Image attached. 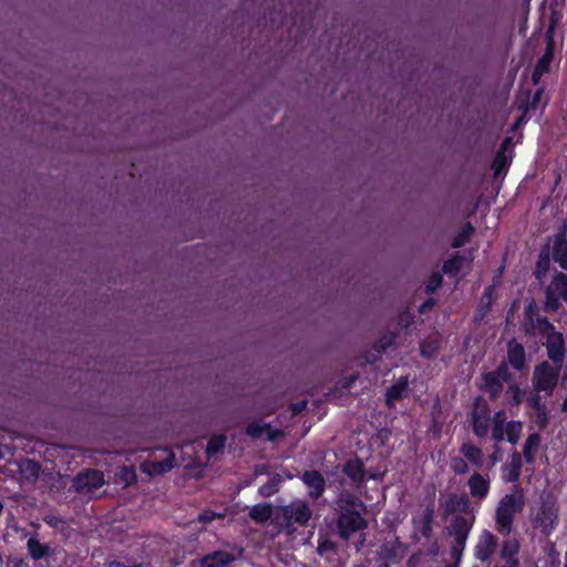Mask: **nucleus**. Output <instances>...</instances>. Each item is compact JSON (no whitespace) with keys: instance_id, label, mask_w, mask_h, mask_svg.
<instances>
[{"instance_id":"nucleus-1","label":"nucleus","mask_w":567,"mask_h":567,"mask_svg":"<svg viewBox=\"0 0 567 567\" xmlns=\"http://www.w3.org/2000/svg\"><path fill=\"white\" fill-rule=\"evenodd\" d=\"M333 511L337 515V533L343 542H349L354 533L363 532L369 526L365 518L367 504L351 492L342 491L336 496Z\"/></svg>"},{"instance_id":"nucleus-2","label":"nucleus","mask_w":567,"mask_h":567,"mask_svg":"<svg viewBox=\"0 0 567 567\" xmlns=\"http://www.w3.org/2000/svg\"><path fill=\"white\" fill-rule=\"evenodd\" d=\"M525 507V499L520 487L515 493L504 495L495 511V526L499 534L509 535L513 528L514 517Z\"/></svg>"},{"instance_id":"nucleus-3","label":"nucleus","mask_w":567,"mask_h":567,"mask_svg":"<svg viewBox=\"0 0 567 567\" xmlns=\"http://www.w3.org/2000/svg\"><path fill=\"white\" fill-rule=\"evenodd\" d=\"M311 517L312 511L309 505L305 501L297 499L286 506L278 507L275 522L284 527H289L291 524L306 526Z\"/></svg>"},{"instance_id":"nucleus-4","label":"nucleus","mask_w":567,"mask_h":567,"mask_svg":"<svg viewBox=\"0 0 567 567\" xmlns=\"http://www.w3.org/2000/svg\"><path fill=\"white\" fill-rule=\"evenodd\" d=\"M491 406L487 400L477 395L472 402V409L468 413V421L474 435L478 439H485L491 430Z\"/></svg>"},{"instance_id":"nucleus-5","label":"nucleus","mask_w":567,"mask_h":567,"mask_svg":"<svg viewBox=\"0 0 567 567\" xmlns=\"http://www.w3.org/2000/svg\"><path fill=\"white\" fill-rule=\"evenodd\" d=\"M561 365L553 367L547 361L538 363L533 372L532 383L535 392L551 395L558 384Z\"/></svg>"},{"instance_id":"nucleus-6","label":"nucleus","mask_w":567,"mask_h":567,"mask_svg":"<svg viewBox=\"0 0 567 567\" xmlns=\"http://www.w3.org/2000/svg\"><path fill=\"white\" fill-rule=\"evenodd\" d=\"M533 525L540 529L542 534L549 536L558 525V508L556 502L544 498L533 517Z\"/></svg>"},{"instance_id":"nucleus-7","label":"nucleus","mask_w":567,"mask_h":567,"mask_svg":"<svg viewBox=\"0 0 567 567\" xmlns=\"http://www.w3.org/2000/svg\"><path fill=\"white\" fill-rule=\"evenodd\" d=\"M442 518L452 517L456 514H472L476 512L470 496L465 493H450L441 504Z\"/></svg>"},{"instance_id":"nucleus-8","label":"nucleus","mask_w":567,"mask_h":567,"mask_svg":"<svg viewBox=\"0 0 567 567\" xmlns=\"http://www.w3.org/2000/svg\"><path fill=\"white\" fill-rule=\"evenodd\" d=\"M104 484L103 472L94 468L82 470L72 481L73 488L78 494L93 493Z\"/></svg>"},{"instance_id":"nucleus-9","label":"nucleus","mask_w":567,"mask_h":567,"mask_svg":"<svg viewBox=\"0 0 567 567\" xmlns=\"http://www.w3.org/2000/svg\"><path fill=\"white\" fill-rule=\"evenodd\" d=\"M476 512L472 514H456L451 517L447 534L453 540L467 542L470 533L475 524Z\"/></svg>"},{"instance_id":"nucleus-10","label":"nucleus","mask_w":567,"mask_h":567,"mask_svg":"<svg viewBox=\"0 0 567 567\" xmlns=\"http://www.w3.org/2000/svg\"><path fill=\"white\" fill-rule=\"evenodd\" d=\"M526 408L534 413L533 421L539 430H545L549 424V409L543 401L539 392L530 391L525 399Z\"/></svg>"},{"instance_id":"nucleus-11","label":"nucleus","mask_w":567,"mask_h":567,"mask_svg":"<svg viewBox=\"0 0 567 567\" xmlns=\"http://www.w3.org/2000/svg\"><path fill=\"white\" fill-rule=\"evenodd\" d=\"M545 347L547 350L548 359L555 365L563 367L566 357V344L563 333L558 331H551V333H547Z\"/></svg>"},{"instance_id":"nucleus-12","label":"nucleus","mask_w":567,"mask_h":567,"mask_svg":"<svg viewBox=\"0 0 567 567\" xmlns=\"http://www.w3.org/2000/svg\"><path fill=\"white\" fill-rule=\"evenodd\" d=\"M498 546L497 537L489 530L484 529L478 536L474 548V556L477 560L485 563L492 558Z\"/></svg>"},{"instance_id":"nucleus-13","label":"nucleus","mask_w":567,"mask_h":567,"mask_svg":"<svg viewBox=\"0 0 567 567\" xmlns=\"http://www.w3.org/2000/svg\"><path fill=\"white\" fill-rule=\"evenodd\" d=\"M434 516V504L430 503L422 509L421 513L412 517L414 529L425 539H430L433 536Z\"/></svg>"},{"instance_id":"nucleus-14","label":"nucleus","mask_w":567,"mask_h":567,"mask_svg":"<svg viewBox=\"0 0 567 567\" xmlns=\"http://www.w3.org/2000/svg\"><path fill=\"white\" fill-rule=\"evenodd\" d=\"M470 495L480 505L487 498L491 491V480L478 472H474L467 480Z\"/></svg>"},{"instance_id":"nucleus-15","label":"nucleus","mask_w":567,"mask_h":567,"mask_svg":"<svg viewBox=\"0 0 567 567\" xmlns=\"http://www.w3.org/2000/svg\"><path fill=\"white\" fill-rule=\"evenodd\" d=\"M300 478L309 488L308 495L311 499H318L323 495L326 491V480L319 471H305Z\"/></svg>"},{"instance_id":"nucleus-16","label":"nucleus","mask_w":567,"mask_h":567,"mask_svg":"<svg viewBox=\"0 0 567 567\" xmlns=\"http://www.w3.org/2000/svg\"><path fill=\"white\" fill-rule=\"evenodd\" d=\"M342 473L351 481V483L360 487L367 482V471L364 463L359 457L349 458L342 466Z\"/></svg>"},{"instance_id":"nucleus-17","label":"nucleus","mask_w":567,"mask_h":567,"mask_svg":"<svg viewBox=\"0 0 567 567\" xmlns=\"http://www.w3.org/2000/svg\"><path fill=\"white\" fill-rule=\"evenodd\" d=\"M506 358L507 360L505 362L516 371H523L527 367L525 348L515 338L507 342Z\"/></svg>"},{"instance_id":"nucleus-18","label":"nucleus","mask_w":567,"mask_h":567,"mask_svg":"<svg viewBox=\"0 0 567 567\" xmlns=\"http://www.w3.org/2000/svg\"><path fill=\"white\" fill-rule=\"evenodd\" d=\"M237 559V556L226 550H214L204 555L200 560V567H228Z\"/></svg>"},{"instance_id":"nucleus-19","label":"nucleus","mask_w":567,"mask_h":567,"mask_svg":"<svg viewBox=\"0 0 567 567\" xmlns=\"http://www.w3.org/2000/svg\"><path fill=\"white\" fill-rule=\"evenodd\" d=\"M504 383L501 379L488 372L481 374L480 390L488 394L491 401L497 400L504 391Z\"/></svg>"},{"instance_id":"nucleus-20","label":"nucleus","mask_w":567,"mask_h":567,"mask_svg":"<svg viewBox=\"0 0 567 567\" xmlns=\"http://www.w3.org/2000/svg\"><path fill=\"white\" fill-rule=\"evenodd\" d=\"M523 460L518 452L511 455L508 463L502 466V477L507 483H516L520 477Z\"/></svg>"},{"instance_id":"nucleus-21","label":"nucleus","mask_w":567,"mask_h":567,"mask_svg":"<svg viewBox=\"0 0 567 567\" xmlns=\"http://www.w3.org/2000/svg\"><path fill=\"white\" fill-rule=\"evenodd\" d=\"M175 464L173 452L163 461H147L142 464V471L151 476L161 475L169 472Z\"/></svg>"},{"instance_id":"nucleus-22","label":"nucleus","mask_w":567,"mask_h":567,"mask_svg":"<svg viewBox=\"0 0 567 567\" xmlns=\"http://www.w3.org/2000/svg\"><path fill=\"white\" fill-rule=\"evenodd\" d=\"M409 389V377H400L395 383L390 385L385 391V403L391 406L393 402L401 401Z\"/></svg>"},{"instance_id":"nucleus-23","label":"nucleus","mask_w":567,"mask_h":567,"mask_svg":"<svg viewBox=\"0 0 567 567\" xmlns=\"http://www.w3.org/2000/svg\"><path fill=\"white\" fill-rule=\"evenodd\" d=\"M518 551L519 544L517 540L506 539L502 544L499 556L503 560H505L506 565L519 567Z\"/></svg>"},{"instance_id":"nucleus-24","label":"nucleus","mask_w":567,"mask_h":567,"mask_svg":"<svg viewBox=\"0 0 567 567\" xmlns=\"http://www.w3.org/2000/svg\"><path fill=\"white\" fill-rule=\"evenodd\" d=\"M395 339H396V336L391 332L385 333L382 337H380L379 339H377L372 344V349L374 350V352L377 354L375 355H373V354L367 355L365 360L369 363L375 362L379 359V357H381L390 347H392L394 344Z\"/></svg>"},{"instance_id":"nucleus-25","label":"nucleus","mask_w":567,"mask_h":567,"mask_svg":"<svg viewBox=\"0 0 567 567\" xmlns=\"http://www.w3.org/2000/svg\"><path fill=\"white\" fill-rule=\"evenodd\" d=\"M495 285H489L484 289L476 310V315L480 316L481 319L485 318L491 312L495 300Z\"/></svg>"},{"instance_id":"nucleus-26","label":"nucleus","mask_w":567,"mask_h":567,"mask_svg":"<svg viewBox=\"0 0 567 567\" xmlns=\"http://www.w3.org/2000/svg\"><path fill=\"white\" fill-rule=\"evenodd\" d=\"M540 434L530 433L524 444L523 456L527 464H534L536 461V452L540 445Z\"/></svg>"},{"instance_id":"nucleus-27","label":"nucleus","mask_w":567,"mask_h":567,"mask_svg":"<svg viewBox=\"0 0 567 567\" xmlns=\"http://www.w3.org/2000/svg\"><path fill=\"white\" fill-rule=\"evenodd\" d=\"M553 259L567 270V240L564 235H558L554 240Z\"/></svg>"},{"instance_id":"nucleus-28","label":"nucleus","mask_w":567,"mask_h":567,"mask_svg":"<svg viewBox=\"0 0 567 567\" xmlns=\"http://www.w3.org/2000/svg\"><path fill=\"white\" fill-rule=\"evenodd\" d=\"M461 454L472 465L476 467H482L483 465V452L482 450L472 444V443H463L460 449Z\"/></svg>"},{"instance_id":"nucleus-29","label":"nucleus","mask_w":567,"mask_h":567,"mask_svg":"<svg viewBox=\"0 0 567 567\" xmlns=\"http://www.w3.org/2000/svg\"><path fill=\"white\" fill-rule=\"evenodd\" d=\"M550 267V250L549 246H545L540 249L536 261L534 275L537 279L542 280L546 277Z\"/></svg>"},{"instance_id":"nucleus-30","label":"nucleus","mask_w":567,"mask_h":567,"mask_svg":"<svg viewBox=\"0 0 567 567\" xmlns=\"http://www.w3.org/2000/svg\"><path fill=\"white\" fill-rule=\"evenodd\" d=\"M465 262V257L460 252H455L447 258L442 265V271L449 277H456Z\"/></svg>"},{"instance_id":"nucleus-31","label":"nucleus","mask_w":567,"mask_h":567,"mask_svg":"<svg viewBox=\"0 0 567 567\" xmlns=\"http://www.w3.org/2000/svg\"><path fill=\"white\" fill-rule=\"evenodd\" d=\"M525 391L515 381L508 383L505 390V401L509 406L518 408L524 401Z\"/></svg>"},{"instance_id":"nucleus-32","label":"nucleus","mask_w":567,"mask_h":567,"mask_svg":"<svg viewBox=\"0 0 567 567\" xmlns=\"http://www.w3.org/2000/svg\"><path fill=\"white\" fill-rule=\"evenodd\" d=\"M27 549L29 555L34 560H40L44 557H47L50 554V548L48 545L42 544L37 536H31L27 540Z\"/></svg>"},{"instance_id":"nucleus-33","label":"nucleus","mask_w":567,"mask_h":567,"mask_svg":"<svg viewBox=\"0 0 567 567\" xmlns=\"http://www.w3.org/2000/svg\"><path fill=\"white\" fill-rule=\"evenodd\" d=\"M272 516V506L269 503L256 504L249 512V517L256 523H266Z\"/></svg>"},{"instance_id":"nucleus-34","label":"nucleus","mask_w":567,"mask_h":567,"mask_svg":"<svg viewBox=\"0 0 567 567\" xmlns=\"http://www.w3.org/2000/svg\"><path fill=\"white\" fill-rule=\"evenodd\" d=\"M475 234V228L471 221H466L461 230L454 236L451 246L453 248H461L465 246Z\"/></svg>"},{"instance_id":"nucleus-35","label":"nucleus","mask_w":567,"mask_h":567,"mask_svg":"<svg viewBox=\"0 0 567 567\" xmlns=\"http://www.w3.org/2000/svg\"><path fill=\"white\" fill-rule=\"evenodd\" d=\"M558 293L548 285L545 289L544 311L547 313L557 312L561 306Z\"/></svg>"},{"instance_id":"nucleus-36","label":"nucleus","mask_w":567,"mask_h":567,"mask_svg":"<svg viewBox=\"0 0 567 567\" xmlns=\"http://www.w3.org/2000/svg\"><path fill=\"white\" fill-rule=\"evenodd\" d=\"M227 441V436L225 434H215L213 435L206 446V454L208 457H212L218 453H221L225 449Z\"/></svg>"},{"instance_id":"nucleus-37","label":"nucleus","mask_w":567,"mask_h":567,"mask_svg":"<svg viewBox=\"0 0 567 567\" xmlns=\"http://www.w3.org/2000/svg\"><path fill=\"white\" fill-rule=\"evenodd\" d=\"M550 288L555 290L558 296L567 301V275L564 272H556L549 284Z\"/></svg>"},{"instance_id":"nucleus-38","label":"nucleus","mask_w":567,"mask_h":567,"mask_svg":"<svg viewBox=\"0 0 567 567\" xmlns=\"http://www.w3.org/2000/svg\"><path fill=\"white\" fill-rule=\"evenodd\" d=\"M522 430L523 424L520 421H509L505 425L504 435H506V440L509 443L516 444L520 437Z\"/></svg>"},{"instance_id":"nucleus-39","label":"nucleus","mask_w":567,"mask_h":567,"mask_svg":"<svg viewBox=\"0 0 567 567\" xmlns=\"http://www.w3.org/2000/svg\"><path fill=\"white\" fill-rule=\"evenodd\" d=\"M504 411H498L494 416V426L492 429V439L499 443L504 440Z\"/></svg>"},{"instance_id":"nucleus-40","label":"nucleus","mask_w":567,"mask_h":567,"mask_svg":"<svg viewBox=\"0 0 567 567\" xmlns=\"http://www.w3.org/2000/svg\"><path fill=\"white\" fill-rule=\"evenodd\" d=\"M440 349V343L437 340H423L420 343V354L423 358L432 359L434 358Z\"/></svg>"},{"instance_id":"nucleus-41","label":"nucleus","mask_w":567,"mask_h":567,"mask_svg":"<svg viewBox=\"0 0 567 567\" xmlns=\"http://www.w3.org/2000/svg\"><path fill=\"white\" fill-rule=\"evenodd\" d=\"M509 367L511 365L503 360L494 370L489 372L508 384L514 381V374L511 372Z\"/></svg>"},{"instance_id":"nucleus-42","label":"nucleus","mask_w":567,"mask_h":567,"mask_svg":"<svg viewBox=\"0 0 567 567\" xmlns=\"http://www.w3.org/2000/svg\"><path fill=\"white\" fill-rule=\"evenodd\" d=\"M466 543L467 542L453 540L450 549V556L453 563H450L449 565H456V567H458L463 558Z\"/></svg>"},{"instance_id":"nucleus-43","label":"nucleus","mask_w":567,"mask_h":567,"mask_svg":"<svg viewBox=\"0 0 567 567\" xmlns=\"http://www.w3.org/2000/svg\"><path fill=\"white\" fill-rule=\"evenodd\" d=\"M511 161L506 156V153L503 152H496L493 162H492V169L494 171L495 175L501 174L503 171L507 169L509 166Z\"/></svg>"},{"instance_id":"nucleus-44","label":"nucleus","mask_w":567,"mask_h":567,"mask_svg":"<svg viewBox=\"0 0 567 567\" xmlns=\"http://www.w3.org/2000/svg\"><path fill=\"white\" fill-rule=\"evenodd\" d=\"M555 58V49L545 48L543 55L537 60L536 68L549 72L551 62Z\"/></svg>"},{"instance_id":"nucleus-45","label":"nucleus","mask_w":567,"mask_h":567,"mask_svg":"<svg viewBox=\"0 0 567 567\" xmlns=\"http://www.w3.org/2000/svg\"><path fill=\"white\" fill-rule=\"evenodd\" d=\"M269 429V423L260 424L258 422H252L246 426V434L251 439H260L266 430Z\"/></svg>"},{"instance_id":"nucleus-46","label":"nucleus","mask_w":567,"mask_h":567,"mask_svg":"<svg viewBox=\"0 0 567 567\" xmlns=\"http://www.w3.org/2000/svg\"><path fill=\"white\" fill-rule=\"evenodd\" d=\"M279 484L280 480L276 477L270 478L259 487V494L264 497H270L279 491Z\"/></svg>"},{"instance_id":"nucleus-47","label":"nucleus","mask_w":567,"mask_h":567,"mask_svg":"<svg viewBox=\"0 0 567 567\" xmlns=\"http://www.w3.org/2000/svg\"><path fill=\"white\" fill-rule=\"evenodd\" d=\"M442 284H443L442 275L440 272H433L430 276L429 281L425 286V292L427 295L434 293L436 290H439L442 287Z\"/></svg>"},{"instance_id":"nucleus-48","label":"nucleus","mask_w":567,"mask_h":567,"mask_svg":"<svg viewBox=\"0 0 567 567\" xmlns=\"http://www.w3.org/2000/svg\"><path fill=\"white\" fill-rule=\"evenodd\" d=\"M535 324L538 328L540 334L547 337V333H551L555 330V326L548 320L547 317L537 316Z\"/></svg>"},{"instance_id":"nucleus-49","label":"nucleus","mask_w":567,"mask_h":567,"mask_svg":"<svg viewBox=\"0 0 567 567\" xmlns=\"http://www.w3.org/2000/svg\"><path fill=\"white\" fill-rule=\"evenodd\" d=\"M451 470L457 475H464L468 472L467 462L462 457H453L451 460Z\"/></svg>"},{"instance_id":"nucleus-50","label":"nucleus","mask_w":567,"mask_h":567,"mask_svg":"<svg viewBox=\"0 0 567 567\" xmlns=\"http://www.w3.org/2000/svg\"><path fill=\"white\" fill-rule=\"evenodd\" d=\"M120 478L126 485H133L137 482V474L133 467L123 466L120 472Z\"/></svg>"},{"instance_id":"nucleus-51","label":"nucleus","mask_w":567,"mask_h":567,"mask_svg":"<svg viewBox=\"0 0 567 567\" xmlns=\"http://www.w3.org/2000/svg\"><path fill=\"white\" fill-rule=\"evenodd\" d=\"M539 316V308L537 303L532 300L525 308V319L528 321L530 326H535V320Z\"/></svg>"},{"instance_id":"nucleus-52","label":"nucleus","mask_w":567,"mask_h":567,"mask_svg":"<svg viewBox=\"0 0 567 567\" xmlns=\"http://www.w3.org/2000/svg\"><path fill=\"white\" fill-rule=\"evenodd\" d=\"M217 518H224V514L216 513L213 509L207 508V509H204L202 513H199L197 519L199 523L208 524V523L214 522Z\"/></svg>"},{"instance_id":"nucleus-53","label":"nucleus","mask_w":567,"mask_h":567,"mask_svg":"<svg viewBox=\"0 0 567 567\" xmlns=\"http://www.w3.org/2000/svg\"><path fill=\"white\" fill-rule=\"evenodd\" d=\"M337 551V544L329 539V538H324V539H319V543H318V553L320 555H323L326 553H336Z\"/></svg>"},{"instance_id":"nucleus-54","label":"nucleus","mask_w":567,"mask_h":567,"mask_svg":"<svg viewBox=\"0 0 567 567\" xmlns=\"http://www.w3.org/2000/svg\"><path fill=\"white\" fill-rule=\"evenodd\" d=\"M545 48L556 49L555 43V21L551 19L550 24L545 32Z\"/></svg>"},{"instance_id":"nucleus-55","label":"nucleus","mask_w":567,"mask_h":567,"mask_svg":"<svg viewBox=\"0 0 567 567\" xmlns=\"http://www.w3.org/2000/svg\"><path fill=\"white\" fill-rule=\"evenodd\" d=\"M267 439L270 442H276L279 439L284 437L285 433L280 429H272L269 424V429L266 430Z\"/></svg>"},{"instance_id":"nucleus-56","label":"nucleus","mask_w":567,"mask_h":567,"mask_svg":"<svg viewBox=\"0 0 567 567\" xmlns=\"http://www.w3.org/2000/svg\"><path fill=\"white\" fill-rule=\"evenodd\" d=\"M358 379V374H351L344 378L341 382V388L349 391Z\"/></svg>"},{"instance_id":"nucleus-57","label":"nucleus","mask_w":567,"mask_h":567,"mask_svg":"<svg viewBox=\"0 0 567 567\" xmlns=\"http://www.w3.org/2000/svg\"><path fill=\"white\" fill-rule=\"evenodd\" d=\"M547 72L544 71V70H539L538 68H534L533 70V73H532V82L534 85H538L543 75L546 74Z\"/></svg>"},{"instance_id":"nucleus-58","label":"nucleus","mask_w":567,"mask_h":567,"mask_svg":"<svg viewBox=\"0 0 567 567\" xmlns=\"http://www.w3.org/2000/svg\"><path fill=\"white\" fill-rule=\"evenodd\" d=\"M434 300L433 299H427L425 300L420 307H419V312L420 313H425L427 310L432 309L433 306H434Z\"/></svg>"},{"instance_id":"nucleus-59","label":"nucleus","mask_w":567,"mask_h":567,"mask_svg":"<svg viewBox=\"0 0 567 567\" xmlns=\"http://www.w3.org/2000/svg\"><path fill=\"white\" fill-rule=\"evenodd\" d=\"M512 143V137H505L503 141H502V144L499 146V148L497 150V152H503V153H506L508 146L511 145Z\"/></svg>"},{"instance_id":"nucleus-60","label":"nucleus","mask_w":567,"mask_h":567,"mask_svg":"<svg viewBox=\"0 0 567 567\" xmlns=\"http://www.w3.org/2000/svg\"><path fill=\"white\" fill-rule=\"evenodd\" d=\"M360 533V537H359V540L354 544L355 545V549L359 551L361 550V548L363 547L367 538H365V534L363 532H359Z\"/></svg>"},{"instance_id":"nucleus-61","label":"nucleus","mask_w":567,"mask_h":567,"mask_svg":"<svg viewBox=\"0 0 567 567\" xmlns=\"http://www.w3.org/2000/svg\"><path fill=\"white\" fill-rule=\"evenodd\" d=\"M109 567H141V565H125L124 563L122 561H118V560H112L110 564H109Z\"/></svg>"},{"instance_id":"nucleus-62","label":"nucleus","mask_w":567,"mask_h":567,"mask_svg":"<svg viewBox=\"0 0 567 567\" xmlns=\"http://www.w3.org/2000/svg\"><path fill=\"white\" fill-rule=\"evenodd\" d=\"M12 567H31L24 559L18 558L12 561Z\"/></svg>"},{"instance_id":"nucleus-63","label":"nucleus","mask_w":567,"mask_h":567,"mask_svg":"<svg viewBox=\"0 0 567 567\" xmlns=\"http://www.w3.org/2000/svg\"><path fill=\"white\" fill-rule=\"evenodd\" d=\"M306 408V402L296 403L292 405V410L295 413L301 412Z\"/></svg>"},{"instance_id":"nucleus-64","label":"nucleus","mask_w":567,"mask_h":567,"mask_svg":"<svg viewBox=\"0 0 567 567\" xmlns=\"http://www.w3.org/2000/svg\"><path fill=\"white\" fill-rule=\"evenodd\" d=\"M543 95V89H539L535 92L534 96H533V105H535L536 103L539 102L540 97Z\"/></svg>"}]
</instances>
